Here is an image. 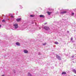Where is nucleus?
<instances>
[{
  "label": "nucleus",
  "instance_id": "1",
  "mask_svg": "<svg viewBox=\"0 0 76 76\" xmlns=\"http://www.w3.org/2000/svg\"><path fill=\"white\" fill-rule=\"evenodd\" d=\"M13 26H14V28L15 29H17V28H18V24H14Z\"/></svg>",
  "mask_w": 76,
  "mask_h": 76
},
{
  "label": "nucleus",
  "instance_id": "16",
  "mask_svg": "<svg viewBox=\"0 0 76 76\" xmlns=\"http://www.w3.org/2000/svg\"><path fill=\"white\" fill-rule=\"evenodd\" d=\"M71 41H72V40H73V37H71Z\"/></svg>",
  "mask_w": 76,
  "mask_h": 76
},
{
  "label": "nucleus",
  "instance_id": "14",
  "mask_svg": "<svg viewBox=\"0 0 76 76\" xmlns=\"http://www.w3.org/2000/svg\"><path fill=\"white\" fill-rule=\"evenodd\" d=\"M42 45H46V43H43L42 44Z\"/></svg>",
  "mask_w": 76,
  "mask_h": 76
},
{
  "label": "nucleus",
  "instance_id": "6",
  "mask_svg": "<svg viewBox=\"0 0 76 76\" xmlns=\"http://www.w3.org/2000/svg\"><path fill=\"white\" fill-rule=\"evenodd\" d=\"M16 44L17 45H18V46H20V43L18 42H16Z\"/></svg>",
  "mask_w": 76,
  "mask_h": 76
},
{
  "label": "nucleus",
  "instance_id": "19",
  "mask_svg": "<svg viewBox=\"0 0 76 76\" xmlns=\"http://www.w3.org/2000/svg\"><path fill=\"white\" fill-rule=\"evenodd\" d=\"M39 55H40L41 54V53H39L38 54Z\"/></svg>",
  "mask_w": 76,
  "mask_h": 76
},
{
  "label": "nucleus",
  "instance_id": "23",
  "mask_svg": "<svg viewBox=\"0 0 76 76\" xmlns=\"http://www.w3.org/2000/svg\"><path fill=\"white\" fill-rule=\"evenodd\" d=\"M67 32H68V33H69V31H67Z\"/></svg>",
  "mask_w": 76,
  "mask_h": 76
},
{
  "label": "nucleus",
  "instance_id": "18",
  "mask_svg": "<svg viewBox=\"0 0 76 76\" xmlns=\"http://www.w3.org/2000/svg\"><path fill=\"white\" fill-rule=\"evenodd\" d=\"M30 16H31V17H33V15H30Z\"/></svg>",
  "mask_w": 76,
  "mask_h": 76
},
{
  "label": "nucleus",
  "instance_id": "21",
  "mask_svg": "<svg viewBox=\"0 0 76 76\" xmlns=\"http://www.w3.org/2000/svg\"><path fill=\"white\" fill-rule=\"evenodd\" d=\"M72 58H73L74 57V56H72Z\"/></svg>",
  "mask_w": 76,
  "mask_h": 76
},
{
  "label": "nucleus",
  "instance_id": "11",
  "mask_svg": "<svg viewBox=\"0 0 76 76\" xmlns=\"http://www.w3.org/2000/svg\"><path fill=\"white\" fill-rule=\"evenodd\" d=\"M73 72L75 73H76V70L75 69H74L73 71Z\"/></svg>",
  "mask_w": 76,
  "mask_h": 76
},
{
  "label": "nucleus",
  "instance_id": "7",
  "mask_svg": "<svg viewBox=\"0 0 76 76\" xmlns=\"http://www.w3.org/2000/svg\"><path fill=\"white\" fill-rule=\"evenodd\" d=\"M17 21L18 22H19V21H20L21 20V18H18L16 19Z\"/></svg>",
  "mask_w": 76,
  "mask_h": 76
},
{
  "label": "nucleus",
  "instance_id": "15",
  "mask_svg": "<svg viewBox=\"0 0 76 76\" xmlns=\"http://www.w3.org/2000/svg\"><path fill=\"white\" fill-rule=\"evenodd\" d=\"M3 22H5V20H2Z\"/></svg>",
  "mask_w": 76,
  "mask_h": 76
},
{
  "label": "nucleus",
  "instance_id": "24",
  "mask_svg": "<svg viewBox=\"0 0 76 76\" xmlns=\"http://www.w3.org/2000/svg\"><path fill=\"white\" fill-rule=\"evenodd\" d=\"M1 27V25H0V28Z\"/></svg>",
  "mask_w": 76,
  "mask_h": 76
},
{
  "label": "nucleus",
  "instance_id": "8",
  "mask_svg": "<svg viewBox=\"0 0 76 76\" xmlns=\"http://www.w3.org/2000/svg\"><path fill=\"white\" fill-rule=\"evenodd\" d=\"M39 17H40V18H45V16H44V15H39Z\"/></svg>",
  "mask_w": 76,
  "mask_h": 76
},
{
  "label": "nucleus",
  "instance_id": "20",
  "mask_svg": "<svg viewBox=\"0 0 76 76\" xmlns=\"http://www.w3.org/2000/svg\"><path fill=\"white\" fill-rule=\"evenodd\" d=\"M11 18H13V16H11Z\"/></svg>",
  "mask_w": 76,
  "mask_h": 76
},
{
  "label": "nucleus",
  "instance_id": "2",
  "mask_svg": "<svg viewBox=\"0 0 76 76\" xmlns=\"http://www.w3.org/2000/svg\"><path fill=\"white\" fill-rule=\"evenodd\" d=\"M45 30H50V28L47 26H45L44 28Z\"/></svg>",
  "mask_w": 76,
  "mask_h": 76
},
{
  "label": "nucleus",
  "instance_id": "13",
  "mask_svg": "<svg viewBox=\"0 0 76 76\" xmlns=\"http://www.w3.org/2000/svg\"><path fill=\"white\" fill-rule=\"evenodd\" d=\"M55 44H58V42H55Z\"/></svg>",
  "mask_w": 76,
  "mask_h": 76
},
{
  "label": "nucleus",
  "instance_id": "22",
  "mask_svg": "<svg viewBox=\"0 0 76 76\" xmlns=\"http://www.w3.org/2000/svg\"><path fill=\"white\" fill-rule=\"evenodd\" d=\"M14 73H16V72H15V71H14Z\"/></svg>",
  "mask_w": 76,
  "mask_h": 76
},
{
  "label": "nucleus",
  "instance_id": "25",
  "mask_svg": "<svg viewBox=\"0 0 76 76\" xmlns=\"http://www.w3.org/2000/svg\"><path fill=\"white\" fill-rule=\"evenodd\" d=\"M74 76H75V75H74Z\"/></svg>",
  "mask_w": 76,
  "mask_h": 76
},
{
  "label": "nucleus",
  "instance_id": "4",
  "mask_svg": "<svg viewBox=\"0 0 76 76\" xmlns=\"http://www.w3.org/2000/svg\"><path fill=\"white\" fill-rule=\"evenodd\" d=\"M67 12L66 11L61 12H60L61 14H64V13H66Z\"/></svg>",
  "mask_w": 76,
  "mask_h": 76
},
{
  "label": "nucleus",
  "instance_id": "9",
  "mask_svg": "<svg viewBox=\"0 0 76 76\" xmlns=\"http://www.w3.org/2000/svg\"><path fill=\"white\" fill-rule=\"evenodd\" d=\"M48 14V15H50V14L51 13V12H50L49 11H48L47 12Z\"/></svg>",
  "mask_w": 76,
  "mask_h": 76
},
{
  "label": "nucleus",
  "instance_id": "10",
  "mask_svg": "<svg viewBox=\"0 0 76 76\" xmlns=\"http://www.w3.org/2000/svg\"><path fill=\"white\" fill-rule=\"evenodd\" d=\"M66 72H63L62 73V75H66Z\"/></svg>",
  "mask_w": 76,
  "mask_h": 76
},
{
  "label": "nucleus",
  "instance_id": "26",
  "mask_svg": "<svg viewBox=\"0 0 76 76\" xmlns=\"http://www.w3.org/2000/svg\"><path fill=\"white\" fill-rule=\"evenodd\" d=\"M72 42H73V41H72Z\"/></svg>",
  "mask_w": 76,
  "mask_h": 76
},
{
  "label": "nucleus",
  "instance_id": "17",
  "mask_svg": "<svg viewBox=\"0 0 76 76\" xmlns=\"http://www.w3.org/2000/svg\"><path fill=\"white\" fill-rule=\"evenodd\" d=\"M72 15H74V13H72Z\"/></svg>",
  "mask_w": 76,
  "mask_h": 76
},
{
  "label": "nucleus",
  "instance_id": "12",
  "mask_svg": "<svg viewBox=\"0 0 76 76\" xmlns=\"http://www.w3.org/2000/svg\"><path fill=\"white\" fill-rule=\"evenodd\" d=\"M28 76H32V75H31V74H30V73H28Z\"/></svg>",
  "mask_w": 76,
  "mask_h": 76
},
{
  "label": "nucleus",
  "instance_id": "5",
  "mask_svg": "<svg viewBox=\"0 0 76 76\" xmlns=\"http://www.w3.org/2000/svg\"><path fill=\"white\" fill-rule=\"evenodd\" d=\"M23 51L24 53H26V54H27V53H28V50H23Z\"/></svg>",
  "mask_w": 76,
  "mask_h": 76
},
{
  "label": "nucleus",
  "instance_id": "3",
  "mask_svg": "<svg viewBox=\"0 0 76 76\" xmlns=\"http://www.w3.org/2000/svg\"><path fill=\"white\" fill-rule=\"evenodd\" d=\"M56 57L59 60H61V59L60 58V56H58V55H56Z\"/></svg>",
  "mask_w": 76,
  "mask_h": 76
}]
</instances>
